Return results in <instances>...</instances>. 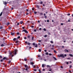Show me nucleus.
I'll return each instance as SVG.
<instances>
[{
	"label": "nucleus",
	"instance_id": "1",
	"mask_svg": "<svg viewBox=\"0 0 73 73\" xmlns=\"http://www.w3.org/2000/svg\"><path fill=\"white\" fill-rule=\"evenodd\" d=\"M58 57H62V58H64L65 56L63 54H61L60 55H58Z\"/></svg>",
	"mask_w": 73,
	"mask_h": 73
},
{
	"label": "nucleus",
	"instance_id": "2",
	"mask_svg": "<svg viewBox=\"0 0 73 73\" xmlns=\"http://www.w3.org/2000/svg\"><path fill=\"white\" fill-rule=\"evenodd\" d=\"M17 50L15 49V50L14 51H13V54L16 55V54L17 53Z\"/></svg>",
	"mask_w": 73,
	"mask_h": 73
},
{
	"label": "nucleus",
	"instance_id": "3",
	"mask_svg": "<svg viewBox=\"0 0 73 73\" xmlns=\"http://www.w3.org/2000/svg\"><path fill=\"white\" fill-rule=\"evenodd\" d=\"M22 32H24L26 33H28V32L26 30H22Z\"/></svg>",
	"mask_w": 73,
	"mask_h": 73
},
{
	"label": "nucleus",
	"instance_id": "4",
	"mask_svg": "<svg viewBox=\"0 0 73 73\" xmlns=\"http://www.w3.org/2000/svg\"><path fill=\"white\" fill-rule=\"evenodd\" d=\"M7 59H8V58H6V57H4L3 58V60H7Z\"/></svg>",
	"mask_w": 73,
	"mask_h": 73
},
{
	"label": "nucleus",
	"instance_id": "5",
	"mask_svg": "<svg viewBox=\"0 0 73 73\" xmlns=\"http://www.w3.org/2000/svg\"><path fill=\"white\" fill-rule=\"evenodd\" d=\"M25 67V68H27L28 69H29V67H28V66H27V65L26 64L25 65V66H24Z\"/></svg>",
	"mask_w": 73,
	"mask_h": 73
},
{
	"label": "nucleus",
	"instance_id": "6",
	"mask_svg": "<svg viewBox=\"0 0 73 73\" xmlns=\"http://www.w3.org/2000/svg\"><path fill=\"white\" fill-rule=\"evenodd\" d=\"M38 4H41V5H42V4H43V2L42 1H41L40 2H39Z\"/></svg>",
	"mask_w": 73,
	"mask_h": 73
},
{
	"label": "nucleus",
	"instance_id": "7",
	"mask_svg": "<svg viewBox=\"0 0 73 73\" xmlns=\"http://www.w3.org/2000/svg\"><path fill=\"white\" fill-rule=\"evenodd\" d=\"M64 51L65 52H69V51L68 50H67L66 49L64 50Z\"/></svg>",
	"mask_w": 73,
	"mask_h": 73
},
{
	"label": "nucleus",
	"instance_id": "8",
	"mask_svg": "<svg viewBox=\"0 0 73 73\" xmlns=\"http://www.w3.org/2000/svg\"><path fill=\"white\" fill-rule=\"evenodd\" d=\"M11 35H12V36L15 35V33H12V32H11Z\"/></svg>",
	"mask_w": 73,
	"mask_h": 73
},
{
	"label": "nucleus",
	"instance_id": "9",
	"mask_svg": "<svg viewBox=\"0 0 73 73\" xmlns=\"http://www.w3.org/2000/svg\"><path fill=\"white\" fill-rule=\"evenodd\" d=\"M53 58H54V60H57V58L56 57L53 56Z\"/></svg>",
	"mask_w": 73,
	"mask_h": 73
},
{
	"label": "nucleus",
	"instance_id": "10",
	"mask_svg": "<svg viewBox=\"0 0 73 73\" xmlns=\"http://www.w3.org/2000/svg\"><path fill=\"white\" fill-rule=\"evenodd\" d=\"M11 60H10L9 61H8V64H10V63H11Z\"/></svg>",
	"mask_w": 73,
	"mask_h": 73
},
{
	"label": "nucleus",
	"instance_id": "11",
	"mask_svg": "<svg viewBox=\"0 0 73 73\" xmlns=\"http://www.w3.org/2000/svg\"><path fill=\"white\" fill-rule=\"evenodd\" d=\"M30 64L31 65H33L35 63H34V62H31L30 63Z\"/></svg>",
	"mask_w": 73,
	"mask_h": 73
},
{
	"label": "nucleus",
	"instance_id": "12",
	"mask_svg": "<svg viewBox=\"0 0 73 73\" xmlns=\"http://www.w3.org/2000/svg\"><path fill=\"white\" fill-rule=\"evenodd\" d=\"M69 55L70 57H73V55H72V54H69Z\"/></svg>",
	"mask_w": 73,
	"mask_h": 73
},
{
	"label": "nucleus",
	"instance_id": "13",
	"mask_svg": "<svg viewBox=\"0 0 73 73\" xmlns=\"http://www.w3.org/2000/svg\"><path fill=\"white\" fill-rule=\"evenodd\" d=\"M23 21H21L20 23V24H23Z\"/></svg>",
	"mask_w": 73,
	"mask_h": 73
},
{
	"label": "nucleus",
	"instance_id": "14",
	"mask_svg": "<svg viewBox=\"0 0 73 73\" xmlns=\"http://www.w3.org/2000/svg\"><path fill=\"white\" fill-rule=\"evenodd\" d=\"M44 66H45V65L44 64H42V68H44Z\"/></svg>",
	"mask_w": 73,
	"mask_h": 73
},
{
	"label": "nucleus",
	"instance_id": "15",
	"mask_svg": "<svg viewBox=\"0 0 73 73\" xmlns=\"http://www.w3.org/2000/svg\"><path fill=\"white\" fill-rule=\"evenodd\" d=\"M2 15H3V12H1L0 14V16H1Z\"/></svg>",
	"mask_w": 73,
	"mask_h": 73
},
{
	"label": "nucleus",
	"instance_id": "16",
	"mask_svg": "<svg viewBox=\"0 0 73 73\" xmlns=\"http://www.w3.org/2000/svg\"><path fill=\"white\" fill-rule=\"evenodd\" d=\"M30 37H31V36L28 35V36H27V38H30Z\"/></svg>",
	"mask_w": 73,
	"mask_h": 73
},
{
	"label": "nucleus",
	"instance_id": "17",
	"mask_svg": "<svg viewBox=\"0 0 73 73\" xmlns=\"http://www.w3.org/2000/svg\"><path fill=\"white\" fill-rule=\"evenodd\" d=\"M37 44H35V48H37Z\"/></svg>",
	"mask_w": 73,
	"mask_h": 73
},
{
	"label": "nucleus",
	"instance_id": "18",
	"mask_svg": "<svg viewBox=\"0 0 73 73\" xmlns=\"http://www.w3.org/2000/svg\"><path fill=\"white\" fill-rule=\"evenodd\" d=\"M38 51L39 52H41V49H39Z\"/></svg>",
	"mask_w": 73,
	"mask_h": 73
},
{
	"label": "nucleus",
	"instance_id": "19",
	"mask_svg": "<svg viewBox=\"0 0 73 73\" xmlns=\"http://www.w3.org/2000/svg\"><path fill=\"white\" fill-rule=\"evenodd\" d=\"M33 46H35V43H33Z\"/></svg>",
	"mask_w": 73,
	"mask_h": 73
},
{
	"label": "nucleus",
	"instance_id": "20",
	"mask_svg": "<svg viewBox=\"0 0 73 73\" xmlns=\"http://www.w3.org/2000/svg\"><path fill=\"white\" fill-rule=\"evenodd\" d=\"M36 7L38 9H39V6H38V5H37Z\"/></svg>",
	"mask_w": 73,
	"mask_h": 73
},
{
	"label": "nucleus",
	"instance_id": "21",
	"mask_svg": "<svg viewBox=\"0 0 73 73\" xmlns=\"http://www.w3.org/2000/svg\"><path fill=\"white\" fill-rule=\"evenodd\" d=\"M24 60L25 61H27V58H25L24 59Z\"/></svg>",
	"mask_w": 73,
	"mask_h": 73
},
{
	"label": "nucleus",
	"instance_id": "22",
	"mask_svg": "<svg viewBox=\"0 0 73 73\" xmlns=\"http://www.w3.org/2000/svg\"><path fill=\"white\" fill-rule=\"evenodd\" d=\"M3 44L4 46H5V45H7V44H6V43H5L3 42Z\"/></svg>",
	"mask_w": 73,
	"mask_h": 73
},
{
	"label": "nucleus",
	"instance_id": "23",
	"mask_svg": "<svg viewBox=\"0 0 73 73\" xmlns=\"http://www.w3.org/2000/svg\"><path fill=\"white\" fill-rule=\"evenodd\" d=\"M4 46V45L3 44H2L1 45V46H2V47Z\"/></svg>",
	"mask_w": 73,
	"mask_h": 73
},
{
	"label": "nucleus",
	"instance_id": "24",
	"mask_svg": "<svg viewBox=\"0 0 73 73\" xmlns=\"http://www.w3.org/2000/svg\"><path fill=\"white\" fill-rule=\"evenodd\" d=\"M0 58L2 59L3 58V57L1 56H0Z\"/></svg>",
	"mask_w": 73,
	"mask_h": 73
},
{
	"label": "nucleus",
	"instance_id": "25",
	"mask_svg": "<svg viewBox=\"0 0 73 73\" xmlns=\"http://www.w3.org/2000/svg\"><path fill=\"white\" fill-rule=\"evenodd\" d=\"M43 30L44 31H46V29L44 28L43 29Z\"/></svg>",
	"mask_w": 73,
	"mask_h": 73
},
{
	"label": "nucleus",
	"instance_id": "26",
	"mask_svg": "<svg viewBox=\"0 0 73 73\" xmlns=\"http://www.w3.org/2000/svg\"><path fill=\"white\" fill-rule=\"evenodd\" d=\"M3 27H0V29H3Z\"/></svg>",
	"mask_w": 73,
	"mask_h": 73
},
{
	"label": "nucleus",
	"instance_id": "27",
	"mask_svg": "<svg viewBox=\"0 0 73 73\" xmlns=\"http://www.w3.org/2000/svg\"><path fill=\"white\" fill-rule=\"evenodd\" d=\"M47 68H48L49 67H50V66H49V65H47Z\"/></svg>",
	"mask_w": 73,
	"mask_h": 73
},
{
	"label": "nucleus",
	"instance_id": "28",
	"mask_svg": "<svg viewBox=\"0 0 73 73\" xmlns=\"http://www.w3.org/2000/svg\"><path fill=\"white\" fill-rule=\"evenodd\" d=\"M17 38H18V39H19V38H20V36H18V37H17Z\"/></svg>",
	"mask_w": 73,
	"mask_h": 73
},
{
	"label": "nucleus",
	"instance_id": "29",
	"mask_svg": "<svg viewBox=\"0 0 73 73\" xmlns=\"http://www.w3.org/2000/svg\"><path fill=\"white\" fill-rule=\"evenodd\" d=\"M16 38H14L13 39V41H16Z\"/></svg>",
	"mask_w": 73,
	"mask_h": 73
},
{
	"label": "nucleus",
	"instance_id": "30",
	"mask_svg": "<svg viewBox=\"0 0 73 73\" xmlns=\"http://www.w3.org/2000/svg\"><path fill=\"white\" fill-rule=\"evenodd\" d=\"M10 24V23H7V25H9Z\"/></svg>",
	"mask_w": 73,
	"mask_h": 73
},
{
	"label": "nucleus",
	"instance_id": "31",
	"mask_svg": "<svg viewBox=\"0 0 73 73\" xmlns=\"http://www.w3.org/2000/svg\"><path fill=\"white\" fill-rule=\"evenodd\" d=\"M67 16H70V13H68L67 14Z\"/></svg>",
	"mask_w": 73,
	"mask_h": 73
},
{
	"label": "nucleus",
	"instance_id": "32",
	"mask_svg": "<svg viewBox=\"0 0 73 73\" xmlns=\"http://www.w3.org/2000/svg\"><path fill=\"white\" fill-rule=\"evenodd\" d=\"M40 15H43V13H40Z\"/></svg>",
	"mask_w": 73,
	"mask_h": 73
},
{
	"label": "nucleus",
	"instance_id": "33",
	"mask_svg": "<svg viewBox=\"0 0 73 73\" xmlns=\"http://www.w3.org/2000/svg\"><path fill=\"white\" fill-rule=\"evenodd\" d=\"M50 42L51 43V44L53 43V42L52 41H50Z\"/></svg>",
	"mask_w": 73,
	"mask_h": 73
},
{
	"label": "nucleus",
	"instance_id": "34",
	"mask_svg": "<svg viewBox=\"0 0 73 73\" xmlns=\"http://www.w3.org/2000/svg\"><path fill=\"white\" fill-rule=\"evenodd\" d=\"M27 45H30V44H31V43H29V42H28V43H27Z\"/></svg>",
	"mask_w": 73,
	"mask_h": 73
},
{
	"label": "nucleus",
	"instance_id": "35",
	"mask_svg": "<svg viewBox=\"0 0 73 73\" xmlns=\"http://www.w3.org/2000/svg\"><path fill=\"white\" fill-rule=\"evenodd\" d=\"M54 53H57V51H56L55 50H54Z\"/></svg>",
	"mask_w": 73,
	"mask_h": 73
},
{
	"label": "nucleus",
	"instance_id": "36",
	"mask_svg": "<svg viewBox=\"0 0 73 73\" xmlns=\"http://www.w3.org/2000/svg\"><path fill=\"white\" fill-rule=\"evenodd\" d=\"M3 59H1V62H3Z\"/></svg>",
	"mask_w": 73,
	"mask_h": 73
},
{
	"label": "nucleus",
	"instance_id": "37",
	"mask_svg": "<svg viewBox=\"0 0 73 73\" xmlns=\"http://www.w3.org/2000/svg\"><path fill=\"white\" fill-rule=\"evenodd\" d=\"M4 4H5L6 5V4H7V2H4Z\"/></svg>",
	"mask_w": 73,
	"mask_h": 73
},
{
	"label": "nucleus",
	"instance_id": "38",
	"mask_svg": "<svg viewBox=\"0 0 73 73\" xmlns=\"http://www.w3.org/2000/svg\"><path fill=\"white\" fill-rule=\"evenodd\" d=\"M72 66L71 65L70 66V68H72Z\"/></svg>",
	"mask_w": 73,
	"mask_h": 73
},
{
	"label": "nucleus",
	"instance_id": "39",
	"mask_svg": "<svg viewBox=\"0 0 73 73\" xmlns=\"http://www.w3.org/2000/svg\"><path fill=\"white\" fill-rule=\"evenodd\" d=\"M44 37H47V35H45Z\"/></svg>",
	"mask_w": 73,
	"mask_h": 73
},
{
	"label": "nucleus",
	"instance_id": "40",
	"mask_svg": "<svg viewBox=\"0 0 73 73\" xmlns=\"http://www.w3.org/2000/svg\"><path fill=\"white\" fill-rule=\"evenodd\" d=\"M68 60H70V58H67Z\"/></svg>",
	"mask_w": 73,
	"mask_h": 73
},
{
	"label": "nucleus",
	"instance_id": "41",
	"mask_svg": "<svg viewBox=\"0 0 73 73\" xmlns=\"http://www.w3.org/2000/svg\"><path fill=\"white\" fill-rule=\"evenodd\" d=\"M34 71H35V72H36V71H37V70H36V69H34Z\"/></svg>",
	"mask_w": 73,
	"mask_h": 73
},
{
	"label": "nucleus",
	"instance_id": "42",
	"mask_svg": "<svg viewBox=\"0 0 73 73\" xmlns=\"http://www.w3.org/2000/svg\"><path fill=\"white\" fill-rule=\"evenodd\" d=\"M60 24L61 25H64V24L63 23H61Z\"/></svg>",
	"mask_w": 73,
	"mask_h": 73
},
{
	"label": "nucleus",
	"instance_id": "43",
	"mask_svg": "<svg viewBox=\"0 0 73 73\" xmlns=\"http://www.w3.org/2000/svg\"><path fill=\"white\" fill-rule=\"evenodd\" d=\"M46 55H48V52H46Z\"/></svg>",
	"mask_w": 73,
	"mask_h": 73
},
{
	"label": "nucleus",
	"instance_id": "44",
	"mask_svg": "<svg viewBox=\"0 0 73 73\" xmlns=\"http://www.w3.org/2000/svg\"><path fill=\"white\" fill-rule=\"evenodd\" d=\"M18 42H19V41H16V43H18Z\"/></svg>",
	"mask_w": 73,
	"mask_h": 73
},
{
	"label": "nucleus",
	"instance_id": "45",
	"mask_svg": "<svg viewBox=\"0 0 73 73\" xmlns=\"http://www.w3.org/2000/svg\"><path fill=\"white\" fill-rule=\"evenodd\" d=\"M47 22H48V23H49V20H47Z\"/></svg>",
	"mask_w": 73,
	"mask_h": 73
},
{
	"label": "nucleus",
	"instance_id": "46",
	"mask_svg": "<svg viewBox=\"0 0 73 73\" xmlns=\"http://www.w3.org/2000/svg\"><path fill=\"white\" fill-rule=\"evenodd\" d=\"M44 4H46V1H44Z\"/></svg>",
	"mask_w": 73,
	"mask_h": 73
},
{
	"label": "nucleus",
	"instance_id": "47",
	"mask_svg": "<svg viewBox=\"0 0 73 73\" xmlns=\"http://www.w3.org/2000/svg\"><path fill=\"white\" fill-rule=\"evenodd\" d=\"M9 54V55H11V54H12V53H11V52H10Z\"/></svg>",
	"mask_w": 73,
	"mask_h": 73
},
{
	"label": "nucleus",
	"instance_id": "48",
	"mask_svg": "<svg viewBox=\"0 0 73 73\" xmlns=\"http://www.w3.org/2000/svg\"><path fill=\"white\" fill-rule=\"evenodd\" d=\"M17 35H19V33L18 32L17 33Z\"/></svg>",
	"mask_w": 73,
	"mask_h": 73
},
{
	"label": "nucleus",
	"instance_id": "49",
	"mask_svg": "<svg viewBox=\"0 0 73 73\" xmlns=\"http://www.w3.org/2000/svg\"><path fill=\"white\" fill-rule=\"evenodd\" d=\"M11 27H10L9 28V29H10V30H11Z\"/></svg>",
	"mask_w": 73,
	"mask_h": 73
},
{
	"label": "nucleus",
	"instance_id": "50",
	"mask_svg": "<svg viewBox=\"0 0 73 73\" xmlns=\"http://www.w3.org/2000/svg\"><path fill=\"white\" fill-rule=\"evenodd\" d=\"M41 40H39V42H41Z\"/></svg>",
	"mask_w": 73,
	"mask_h": 73
},
{
	"label": "nucleus",
	"instance_id": "51",
	"mask_svg": "<svg viewBox=\"0 0 73 73\" xmlns=\"http://www.w3.org/2000/svg\"><path fill=\"white\" fill-rule=\"evenodd\" d=\"M34 13H35V14H36L37 13V12L36 11L34 12Z\"/></svg>",
	"mask_w": 73,
	"mask_h": 73
},
{
	"label": "nucleus",
	"instance_id": "52",
	"mask_svg": "<svg viewBox=\"0 0 73 73\" xmlns=\"http://www.w3.org/2000/svg\"><path fill=\"white\" fill-rule=\"evenodd\" d=\"M33 38H34V37H32V40H33Z\"/></svg>",
	"mask_w": 73,
	"mask_h": 73
},
{
	"label": "nucleus",
	"instance_id": "53",
	"mask_svg": "<svg viewBox=\"0 0 73 73\" xmlns=\"http://www.w3.org/2000/svg\"><path fill=\"white\" fill-rule=\"evenodd\" d=\"M49 56H51L52 55V54H50V53H49Z\"/></svg>",
	"mask_w": 73,
	"mask_h": 73
},
{
	"label": "nucleus",
	"instance_id": "54",
	"mask_svg": "<svg viewBox=\"0 0 73 73\" xmlns=\"http://www.w3.org/2000/svg\"><path fill=\"white\" fill-rule=\"evenodd\" d=\"M18 1L16 2V3H19V0H17Z\"/></svg>",
	"mask_w": 73,
	"mask_h": 73
},
{
	"label": "nucleus",
	"instance_id": "55",
	"mask_svg": "<svg viewBox=\"0 0 73 73\" xmlns=\"http://www.w3.org/2000/svg\"><path fill=\"white\" fill-rule=\"evenodd\" d=\"M47 17L46 16H44V18H45V19H46V18H47Z\"/></svg>",
	"mask_w": 73,
	"mask_h": 73
},
{
	"label": "nucleus",
	"instance_id": "56",
	"mask_svg": "<svg viewBox=\"0 0 73 73\" xmlns=\"http://www.w3.org/2000/svg\"><path fill=\"white\" fill-rule=\"evenodd\" d=\"M66 64H67V65L69 64V62H66Z\"/></svg>",
	"mask_w": 73,
	"mask_h": 73
},
{
	"label": "nucleus",
	"instance_id": "57",
	"mask_svg": "<svg viewBox=\"0 0 73 73\" xmlns=\"http://www.w3.org/2000/svg\"><path fill=\"white\" fill-rule=\"evenodd\" d=\"M25 70H28V68H26L25 69Z\"/></svg>",
	"mask_w": 73,
	"mask_h": 73
},
{
	"label": "nucleus",
	"instance_id": "58",
	"mask_svg": "<svg viewBox=\"0 0 73 73\" xmlns=\"http://www.w3.org/2000/svg\"><path fill=\"white\" fill-rule=\"evenodd\" d=\"M36 68V66L35 65L34 66L33 68Z\"/></svg>",
	"mask_w": 73,
	"mask_h": 73
},
{
	"label": "nucleus",
	"instance_id": "59",
	"mask_svg": "<svg viewBox=\"0 0 73 73\" xmlns=\"http://www.w3.org/2000/svg\"><path fill=\"white\" fill-rule=\"evenodd\" d=\"M34 31L35 32H36V29H34Z\"/></svg>",
	"mask_w": 73,
	"mask_h": 73
},
{
	"label": "nucleus",
	"instance_id": "60",
	"mask_svg": "<svg viewBox=\"0 0 73 73\" xmlns=\"http://www.w3.org/2000/svg\"><path fill=\"white\" fill-rule=\"evenodd\" d=\"M17 25H19V23H17Z\"/></svg>",
	"mask_w": 73,
	"mask_h": 73
},
{
	"label": "nucleus",
	"instance_id": "61",
	"mask_svg": "<svg viewBox=\"0 0 73 73\" xmlns=\"http://www.w3.org/2000/svg\"><path fill=\"white\" fill-rule=\"evenodd\" d=\"M44 52H46V50H44Z\"/></svg>",
	"mask_w": 73,
	"mask_h": 73
},
{
	"label": "nucleus",
	"instance_id": "62",
	"mask_svg": "<svg viewBox=\"0 0 73 73\" xmlns=\"http://www.w3.org/2000/svg\"><path fill=\"white\" fill-rule=\"evenodd\" d=\"M31 48H32V47H29V49H31Z\"/></svg>",
	"mask_w": 73,
	"mask_h": 73
},
{
	"label": "nucleus",
	"instance_id": "63",
	"mask_svg": "<svg viewBox=\"0 0 73 73\" xmlns=\"http://www.w3.org/2000/svg\"><path fill=\"white\" fill-rule=\"evenodd\" d=\"M43 7H45V4H43Z\"/></svg>",
	"mask_w": 73,
	"mask_h": 73
},
{
	"label": "nucleus",
	"instance_id": "64",
	"mask_svg": "<svg viewBox=\"0 0 73 73\" xmlns=\"http://www.w3.org/2000/svg\"><path fill=\"white\" fill-rule=\"evenodd\" d=\"M66 54H64V56H65V57H66Z\"/></svg>",
	"mask_w": 73,
	"mask_h": 73
}]
</instances>
